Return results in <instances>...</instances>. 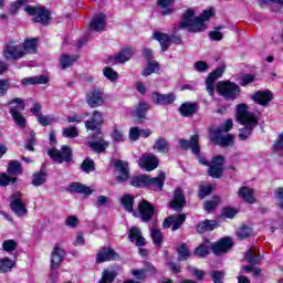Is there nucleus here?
<instances>
[{"label":"nucleus","instance_id":"79ce46f5","mask_svg":"<svg viewBox=\"0 0 283 283\" xmlns=\"http://www.w3.org/2000/svg\"><path fill=\"white\" fill-rule=\"evenodd\" d=\"M22 52L25 54H34L36 52V40L35 39H28L24 41L23 45H21Z\"/></svg>","mask_w":283,"mask_h":283},{"label":"nucleus","instance_id":"8fccbe9b","mask_svg":"<svg viewBox=\"0 0 283 283\" xmlns=\"http://www.w3.org/2000/svg\"><path fill=\"white\" fill-rule=\"evenodd\" d=\"M112 138L115 143H123L125 140V135L123 134V128L118 126L113 127Z\"/></svg>","mask_w":283,"mask_h":283},{"label":"nucleus","instance_id":"2eb2a0df","mask_svg":"<svg viewBox=\"0 0 283 283\" xmlns=\"http://www.w3.org/2000/svg\"><path fill=\"white\" fill-rule=\"evenodd\" d=\"M185 205H187V199L185 198V192L182 189L177 188L174 191L172 200L169 202L170 209L174 211H182L185 209Z\"/></svg>","mask_w":283,"mask_h":283},{"label":"nucleus","instance_id":"58836bf2","mask_svg":"<svg viewBox=\"0 0 283 283\" xmlns=\"http://www.w3.org/2000/svg\"><path fill=\"white\" fill-rule=\"evenodd\" d=\"M153 149H156L159 154H169V143L167 139L159 137L156 139Z\"/></svg>","mask_w":283,"mask_h":283},{"label":"nucleus","instance_id":"dca6fc26","mask_svg":"<svg viewBox=\"0 0 283 283\" xmlns=\"http://www.w3.org/2000/svg\"><path fill=\"white\" fill-rule=\"evenodd\" d=\"M115 170L117 182H126L127 180H129V164H127V161H115Z\"/></svg>","mask_w":283,"mask_h":283},{"label":"nucleus","instance_id":"b1692460","mask_svg":"<svg viewBox=\"0 0 283 283\" xmlns=\"http://www.w3.org/2000/svg\"><path fill=\"white\" fill-rule=\"evenodd\" d=\"M147 112H149V104H147V102H140L138 106L133 111L135 123H143Z\"/></svg>","mask_w":283,"mask_h":283},{"label":"nucleus","instance_id":"bb28decb","mask_svg":"<svg viewBox=\"0 0 283 283\" xmlns=\"http://www.w3.org/2000/svg\"><path fill=\"white\" fill-rule=\"evenodd\" d=\"M244 260L248 264L258 265L262 262L263 258L260 255L258 248L251 247L244 254Z\"/></svg>","mask_w":283,"mask_h":283},{"label":"nucleus","instance_id":"4c0bfd02","mask_svg":"<svg viewBox=\"0 0 283 283\" xmlns=\"http://www.w3.org/2000/svg\"><path fill=\"white\" fill-rule=\"evenodd\" d=\"M70 191L75 193H84V196H92V189L83 184L73 182L70 185Z\"/></svg>","mask_w":283,"mask_h":283},{"label":"nucleus","instance_id":"473e14b6","mask_svg":"<svg viewBox=\"0 0 283 283\" xmlns=\"http://www.w3.org/2000/svg\"><path fill=\"white\" fill-rule=\"evenodd\" d=\"M87 145L91 147V149H93V151H96L97 154H103V151L109 147V144L101 137L95 142H88Z\"/></svg>","mask_w":283,"mask_h":283},{"label":"nucleus","instance_id":"37998d69","mask_svg":"<svg viewBox=\"0 0 283 283\" xmlns=\"http://www.w3.org/2000/svg\"><path fill=\"white\" fill-rule=\"evenodd\" d=\"M147 175L135 176L129 180V185L136 188L147 187Z\"/></svg>","mask_w":283,"mask_h":283},{"label":"nucleus","instance_id":"e2e57ef3","mask_svg":"<svg viewBox=\"0 0 283 283\" xmlns=\"http://www.w3.org/2000/svg\"><path fill=\"white\" fill-rule=\"evenodd\" d=\"M211 191H213V188L211 187V185H201L199 188V198L205 199L207 198V196H209L211 193Z\"/></svg>","mask_w":283,"mask_h":283},{"label":"nucleus","instance_id":"e433bc0d","mask_svg":"<svg viewBox=\"0 0 283 283\" xmlns=\"http://www.w3.org/2000/svg\"><path fill=\"white\" fill-rule=\"evenodd\" d=\"M48 182V172L44 170H41L39 172L33 174L32 176V182L33 187H41L42 185H45Z\"/></svg>","mask_w":283,"mask_h":283},{"label":"nucleus","instance_id":"ea45409f","mask_svg":"<svg viewBox=\"0 0 283 283\" xmlns=\"http://www.w3.org/2000/svg\"><path fill=\"white\" fill-rule=\"evenodd\" d=\"M132 56H134V50H132V48H126L115 55V61L118 63H127Z\"/></svg>","mask_w":283,"mask_h":283},{"label":"nucleus","instance_id":"c756f323","mask_svg":"<svg viewBox=\"0 0 283 283\" xmlns=\"http://www.w3.org/2000/svg\"><path fill=\"white\" fill-rule=\"evenodd\" d=\"M179 112H180L181 116L189 118V117L193 116V114H197L198 104L191 103V102H186V103L181 104Z\"/></svg>","mask_w":283,"mask_h":283},{"label":"nucleus","instance_id":"ddd939ff","mask_svg":"<svg viewBox=\"0 0 283 283\" xmlns=\"http://www.w3.org/2000/svg\"><path fill=\"white\" fill-rule=\"evenodd\" d=\"M231 247H233V240L230 237L222 238L217 243L210 245V249L214 253V255H222V253H227Z\"/></svg>","mask_w":283,"mask_h":283},{"label":"nucleus","instance_id":"de8ad7c7","mask_svg":"<svg viewBox=\"0 0 283 283\" xmlns=\"http://www.w3.org/2000/svg\"><path fill=\"white\" fill-rule=\"evenodd\" d=\"M122 205L126 211H134V197L125 195L122 198Z\"/></svg>","mask_w":283,"mask_h":283},{"label":"nucleus","instance_id":"f8f14e48","mask_svg":"<svg viewBox=\"0 0 283 283\" xmlns=\"http://www.w3.org/2000/svg\"><path fill=\"white\" fill-rule=\"evenodd\" d=\"M224 171V157L216 156L209 166L208 174L211 178H221Z\"/></svg>","mask_w":283,"mask_h":283},{"label":"nucleus","instance_id":"09e8293b","mask_svg":"<svg viewBox=\"0 0 283 283\" xmlns=\"http://www.w3.org/2000/svg\"><path fill=\"white\" fill-rule=\"evenodd\" d=\"M210 249L211 245H209V243L201 244L195 250V255H197V258H207V255H209Z\"/></svg>","mask_w":283,"mask_h":283},{"label":"nucleus","instance_id":"412c9836","mask_svg":"<svg viewBox=\"0 0 283 283\" xmlns=\"http://www.w3.org/2000/svg\"><path fill=\"white\" fill-rule=\"evenodd\" d=\"M105 25H107V19L105 18V14L97 13L93 17L90 23V30H93L94 32H104Z\"/></svg>","mask_w":283,"mask_h":283},{"label":"nucleus","instance_id":"aec40b11","mask_svg":"<svg viewBox=\"0 0 283 283\" xmlns=\"http://www.w3.org/2000/svg\"><path fill=\"white\" fill-rule=\"evenodd\" d=\"M103 123H105L103 113L101 111H94L92 117L85 122V128L88 132H94V129L103 125Z\"/></svg>","mask_w":283,"mask_h":283},{"label":"nucleus","instance_id":"423d86ee","mask_svg":"<svg viewBox=\"0 0 283 283\" xmlns=\"http://www.w3.org/2000/svg\"><path fill=\"white\" fill-rule=\"evenodd\" d=\"M11 211L15 213L19 218H23V216H28V207L25 202H23V193L15 192L11 195V202H10Z\"/></svg>","mask_w":283,"mask_h":283},{"label":"nucleus","instance_id":"c03bdc74","mask_svg":"<svg viewBox=\"0 0 283 283\" xmlns=\"http://www.w3.org/2000/svg\"><path fill=\"white\" fill-rule=\"evenodd\" d=\"M160 70V64L156 61H149L146 69L143 71L142 75L151 76V74H156Z\"/></svg>","mask_w":283,"mask_h":283},{"label":"nucleus","instance_id":"774afa93","mask_svg":"<svg viewBox=\"0 0 283 283\" xmlns=\"http://www.w3.org/2000/svg\"><path fill=\"white\" fill-rule=\"evenodd\" d=\"M274 193H275V198L279 202V207L283 211V188H277Z\"/></svg>","mask_w":283,"mask_h":283},{"label":"nucleus","instance_id":"7c9ffc66","mask_svg":"<svg viewBox=\"0 0 283 283\" xmlns=\"http://www.w3.org/2000/svg\"><path fill=\"white\" fill-rule=\"evenodd\" d=\"M147 187H153L157 191H163L165 186V174H160L158 177L151 178L147 175Z\"/></svg>","mask_w":283,"mask_h":283},{"label":"nucleus","instance_id":"49530a36","mask_svg":"<svg viewBox=\"0 0 283 283\" xmlns=\"http://www.w3.org/2000/svg\"><path fill=\"white\" fill-rule=\"evenodd\" d=\"M23 170L21 169V163L17 160H11L8 167V174L11 176H19Z\"/></svg>","mask_w":283,"mask_h":283},{"label":"nucleus","instance_id":"052dcab7","mask_svg":"<svg viewBox=\"0 0 283 283\" xmlns=\"http://www.w3.org/2000/svg\"><path fill=\"white\" fill-rule=\"evenodd\" d=\"M218 205H220V198L214 197L212 200H208L205 202V209L206 211H213V209H216Z\"/></svg>","mask_w":283,"mask_h":283},{"label":"nucleus","instance_id":"9d476101","mask_svg":"<svg viewBox=\"0 0 283 283\" xmlns=\"http://www.w3.org/2000/svg\"><path fill=\"white\" fill-rule=\"evenodd\" d=\"M224 74V66H219L206 80V90L210 96H216V80Z\"/></svg>","mask_w":283,"mask_h":283},{"label":"nucleus","instance_id":"7ed1b4c3","mask_svg":"<svg viewBox=\"0 0 283 283\" xmlns=\"http://www.w3.org/2000/svg\"><path fill=\"white\" fill-rule=\"evenodd\" d=\"M13 103L17 104V106L11 107L10 114L18 127H21L22 129L25 127L28 122L25 120V117L21 114V112L25 111V104L21 99V97H15L8 102V105H13Z\"/></svg>","mask_w":283,"mask_h":283},{"label":"nucleus","instance_id":"4d7b16f0","mask_svg":"<svg viewBox=\"0 0 283 283\" xmlns=\"http://www.w3.org/2000/svg\"><path fill=\"white\" fill-rule=\"evenodd\" d=\"M213 283H223L222 280H224V275H227V273L222 270H213L210 273Z\"/></svg>","mask_w":283,"mask_h":283},{"label":"nucleus","instance_id":"39448f33","mask_svg":"<svg viewBox=\"0 0 283 283\" xmlns=\"http://www.w3.org/2000/svg\"><path fill=\"white\" fill-rule=\"evenodd\" d=\"M24 12L33 17L34 23H41L42 25H48L52 19L48 9L43 7L27 6Z\"/></svg>","mask_w":283,"mask_h":283},{"label":"nucleus","instance_id":"20e7f679","mask_svg":"<svg viewBox=\"0 0 283 283\" xmlns=\"http://www.w3.org/2000/svg\"><path fill=\"white\" fill-rule=\"evenodd\" d=\"M217 92L226 98V101H235L240 96V86L233 82H219Z\"/></svg>","mask_w":283,"mask_h":283},{"label":"nucleus","instance_id":"4be33fe9","mask_svg":"<svg viewBox=\"0 0 283 283\" xmlns=\"http://www.w3.org/2000/svg\"><path fill=\"white\" fill-rule=\"evenodd\" d=\"M112 260H118V253H116L112 248H103L96 256V262L103 264V262H109Z\"/></svg>","mask_w":283,"mask_h":283},{"label":"nucleus","instance_id":"0e129e2a","mask_svg":"<svg viewBox=\"0 0 283 283\" xmlns=\"http://www.w3.org/2000/svg\"><path fill=\"white\" fill-rule=\"evenodd\" d=\"M95 166H94V160L86 158L83 163H82V170L85 171V174H90V171H94Z\"/></svg>","mask_w":283,"mask_h":283},{"label":"nucleus","instance_id":"603ef678","mask_svg":"<svg viewBox=\"0 0 283 283\" xmlns=\"http://www.w3.org/2000/svg\"><path fill=\"white\" fill-rule=\"evenodd\" d=\"M260 6L261 8H264V6H270V8L281 10V8H283V0H262Z\"/></svg>","mask_w":283,"mask_h":283},{"label":"nucleus","instance_id":"393cba45","mask_svg":"<svg viewBox=\"0 0 283 283\" xmlns=\"http://www.w3.org/2000/svg\"><path fill=\"white\" fill-rule=\"evenodd\" d=\"M128 239L130 242H135L136 247H145V244H147V241L143 238V232L138 227L130 228Z\"/></svg>","mask_w":283,"mask_h":283},{"label":"nucleus","instance_id":"1a4fd4ad","mask_svg":"<svg viewBox=\"0 0 283 283\" xmlns=\"http://www.w3.org/2000/svg\"><path fill=\"white\" fill-rule=\"evenodd\" d=\"M158 163V157H156L154 154L146 153L138 159L139 167L146 171H154V169H157Z\"/></svg>","mask_w":283,"mask_h":283},{"label":"nucleus","instance_id":"a18cd8bd","mask_svg":"<svg viewBox=\"0 0 283 283\" xmlns=\"http://www.w3.org/2000/svg\"><path fill=\"white\" fill-rule=\"evenodd\" d=\"M177 253L179 262H185L189 260L191 255V252H189V248H187V244L185 243L177 248Z\"/></svg>","mask_w":283,"mask_h":283},{"label":"nucleus","instance_id":"5701e85b","mask_svg":"<svg viewBox=\"0 0 283 283\" xmlns=\"http://www.w3.org/2000/svg\"><path fill=\"white\" fill-rule=\"evenodd\" d=\"M211 142L214 143V145H220V147H232L233 143L235 142V136L231 134L226 136L213 134Z\"/></svg>","mask_w":283,"mask_h":283},{"label":"nucleus","instance_id":"f257e3e1","mask_svg":"<svg viewBox=\"0 0 283 283\" xmlns=\"http://www.w3.org/2000/svg\"><path fill=\"white\" fill-rule=\"evenodd\" d=\"M237 120H239L241 125H244V127L239 130V138L240 140H247L253 129L258 127V117H255V114L249 112L247 104H238Z\"/></svg>","mask_w":283,"mask_h":283},{"label":"nucleus","instance_id":"bf43d9fd","mask_svg":"<svg viewBox=\"0 0 283 283\" xmlns=\"http://www.w3.org/2000/svg\"><path fill=\"white\" fill-rule=\"evenodd\" d=\"M64 138H76L78 136V129L74 126L63 129Z\"/></svg>","mask_w":283,"mask_h":283},{"label":"nucleus","instance_id":"5fc2aeb1","mask_svg":"<svg viewBox=\"0 0 283 283\" xmlns=\"http://www.w3.org/2000/svg\"><path fill=\"white\" fill-rule=\"evenodd\" d=\"M231 129H233V120L232 119H227L212 134H221L222 132H231Z\"/></svg>","mask_w":283,"mask_h":283},{"label":"nucleus","instance_id":"cd10ccee","mask_svg":"<svg viewBox=\"0 0 283 283\" xmlns=\"http://www.w3.org/2000/svg\"><path fill=\"white\" fill-rule=\"evenodd\" d=\"M272 99L273 94L270 91H259L254 95H252V101H254V103H258L259 105H263V107L269 105Z\"/></svg>","mask_w":283,"mask_h":283},{"label":"nucleus","instance_id":"9b49d317","mask_svg":"<svg viewBox=\"0 0 283 283\" xmlns=\"http://www.w3.org/2000/svg\"><path fill=\"white\" fill-rule=\"evenodd\" d=\"M3 56L8 61H19V59H23L25 56V52H23V46L8 44L3 50Z\"/></svg>","mask_w":283,"mask_h":283},{"label":"nucleus","instance_id":"6e6d98bb","mask_svg":"<svg viewBox=\"0 0 283 283\" xmlns=\"http://www.w3.org/2000/svg\"><path fill=\"white\" fill-rule=\"evenodd\" d=\"M17 247H18L17 241L12 239L6 240L2 243V249L3 251H7V253H12V251H17Z\"/></svg>","mask_w":283,"mask_h":283},{"label":"nucleus","instance_id":"13d9d810","mask_svg":"<svg viewBox=\"0 0 283 283\" xmlns=\"http://www.w3.org/2000/svg\"><path fill=\"white\" fill-rule=\"evenodd\" d=\"M115 277H116V273L105 270L102 274V279L99 280V283H112L114 282Z\"/></svg>","mask_w":283,"mask_h":283},{"label":"nucleus","instance_id":"3c124183","mask_svg":"<svg viewBox=\"0 0 283 283\" xmlns=\"http://www.w3.org/2000/svg\"><path fill=\"white\" fill-rule=\"evenodd\" d=\"M150 237L156 247H160V244H163V232H160V230L151 229Z\"/></svg>","mask_w":283,"mask_h":283},{"label":"nucleus","instance_id":"a19ab883","mask_svg":"<svg viewBox=\"0 0 283 283\" xmlns=\"http://www.w3.org/2000/svg\"><path fill=\"white\" fill-rule=\"evenodd\" d=\"M176 0H157V4L159 8H163L161 14L163 17H168L169 14H174V9L170 7Z\"/></svg>","mask_w":283,"mask_h":283},{"label":"nucleus","instance_id":"c85d7f7f","mask_svg":"<svg viewBox=\"0 0 283 283\" xmlns=\"http://www.w3.org/2000/svg\"><path fill=\"white\" fill-rule=\"evenodd\" d=\"M153 39L160 43L161 52H167L169 50V45H171V38L168 34L155 31Z\"/></svg>","mask_w":283,"mask_h":283},{"label":"nucleus","instance_id":"680f3d73","mask_svg":"<svg viewBox=\"0 0 283 283\" xmlns=\"http://www.w3.org/2000/svg\"><path fill=\"white\" fill-rule=\"evenodd\" d=\"M36 137V133L34 130H31L28 138H27V145L25 149L29 151H34V138Z\"/></svg>","mask_w":283,"mask_h":283},{"label":"nucleus","instance_id":"c9c22d12","mask_svg":"<svg viewBox=\"0 0 283 283\" xmlns=\"http://www.w3.org/2000/svg\"><path fill=\"white\" fill-rule=\"evenodd\" d=\"M76 61H78L77 55L62 54L60 57V64H61L62 70H67V67H72V65H74V63H76Z\"/></svg>","mask_w":283,"mask_h":283},{"label":"nucleus","instance_id":"f3484780","mask_svg":"<svg viewBox=\"0 0 283 283\" xmlns=\"http://www.w3.org/2000/svg\"><path fill=\"white\" fill-rule=\"evenodd\" d=\"M143 222H149L154 218V206L147 200H143L138 205V214Z\"/></svg>","mask_w":283,"mask_h":283},{"label":"nucleus","instance_id":"a211bd4d","mask_svg":"<svg viewBox=\"0 0 283 283\" xmlns=\"http://www.w3.org/2000/svg\"><path fill=\"white\" fill-rule=\"evenodd\" d=\"M198 140H200V136L192 135L190 140L180 139L179 145L181 149H191L192 154H196V156H198V154H200V144H198Z\"/></svg>","mask_w":283,"mask_h":283},{"label":"nucleus","instance_id":"2f4dec72","mask_svg":"<svg viewBox=\"0 0 283 283\" xmlns=\"http://www.w3.org/2000/svg\"><path fill=\"white\" fill-rule=\"evenodd\" d=\"M17 268V256L13 260L6 256L0 259V273H10L12 269Z\"/></svg>","mask_w":283,"mask_h":283},{"label":"nucleus","instance_id":"f704fd0d","mask_svg":"<svg viewBox=\"0 0 283 283\" xmlns=\"http://www.w3.org/2000/svg\"><path fill=\"white\" fill-rule=\"evenodd\" d=\"M218 227V221L216 220H206L197 224L198 233H205L207 231H213Z\"/></svg>","mask_w":283,"mask_h":283},{"label":"nucleus","instance_id":"72a5a7b5","mask_svg":"<svg viewBox=\"0 0 283 283\" xmlns=\"http://www.w3.org/2000/svg\"><path fill=\"white\" fill-rule=\"evenodd\" d=\"M48 81L50 80L45 75L25 77L22 80V85H45Z\"/></svg>","mask_w":283,"mask_h":283},{"label":"nucleus","instance_id":"f03ea898","mask_svg":"<svg viewBox=\"0 0 283 283\" xmlns=\"http://www.w3.org/2000/svg\"><path fill=\"white\" fill-rule=\"evenodd\" d=\"M180 30H188L189 32H205L207 24L200 20V17H196L195 9H187L181 17L179 22Z\"/></svg>","mask_w":283,"mask_h":283},{"label":"nucleus","instance_id":"0eeeda50","mask_svg":"<svg viewBox=\"0 0 283 283\" xmlns=\"http://www.w3.org/2000/svg\"><path fill=\"white\" fill-rule=\"evenodd\" d=\"M48 155L54 163L63 165V163H70L72 160V148L70 146H63L61 150L52 148L49 149Z\"/></svg>","mask_w":283,"mask_h":283},{"label":"nucleus","instance_id":"69168bd1","mask_svg":"<svg viewBox=\"0 0 283 283\" xmlns=\"http://www.w3.org/2000/svg\"><path fill=\"white\" fill-rule=\"evenodd\" d=\"M213 14H216V9L209 8L208 10H205L201 13V15H199V19H200L201 23H205V21H209V19L211 17H213Z\"/></svg>","mask_w":283,"mask_h":283},{"label":"nucleus","instance_id":"a878e982","mask_svg":"<svg viewBox=\"0 0 283 283\" xmlns=\"http://www.w3.org/2000/svg\"><path fill=\"white\" fill-rule=\"evenodd\" d=\"M255 190L249 187H242L239 189L238 196L243 200V202H248V205H255Z\"/></svg>","mask_w":283,"mask_h":283},{"label":"nucleus","instance_id":"338daca9","mask_svg":"<svg viewBox=\"0 0 283 283\" xmlns=\"http://www.w3.org/2000/svg\"><path fill=\"white\" fill-rule=\"evenodd\" d=\"M104 76H106L108 81H116L118 78V73H116V71H114L112 67H105Z\"/></svg>","mask_w":283,"mask_h":283},{"label":"nucleus","instance_id":"6ab92c4d","mask_svg":"<svg viewBox=\"0 0 283 283\" xmlns=\"http://www.w3.org/2000/svg\"><path fill=\"white\" fill-rule=\"evenodd\" d=\"M65 260V250L60 247H55L51 252V269L52 271H56L63 264Z\"/></svg>","mask_w":283,"mask_h":283},{"label":"nucleus","instance_id":"4468645a","mask_svg":"<svg viewBox=\"0 0 283 283\" xmlns=\"http://www.w3.org/2000/svg\"><path fill=\"white\" fill-rule=\"evenodd\" d=\"M185 220H187V214L185 213L172 214L164 220L163 227L164 229H169V227H171L172 224V231H178V229H180V227H182V224L185 223Z\"/></svg>","mask_w":283,"mask_h":283},{"label":"nucleus","instance_id":"864d4df0","mask_svg":"<svg viewBox=\"0 0 283 283\" xmlns=\"http://www.w3.org/2000/svg\"><path fill=\"white\" fill-rule=\"evenodd\" d=\"M251 233H253V230L247 226H242L238 232L237 235L240 238V240H247V238L251 237Z\"/></svg>","mask_w":283,"mask_h":283},{"label":"nucleus","instance_id":"6e6552de","mask_svg":"<svg viewBox=\"0 0 283 283\" xmlns=\"http://www.w3.org/2000/svg\"><path fill=\"white\" fill-rule=\"evenodd\" d=\"M86 103L92 108L101 107L105 103V95L103 94V91L101 88L95 87L86 95Z\"/></svg>","mask_w":283,"mask_h":283}]
</instances>
